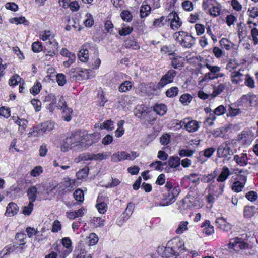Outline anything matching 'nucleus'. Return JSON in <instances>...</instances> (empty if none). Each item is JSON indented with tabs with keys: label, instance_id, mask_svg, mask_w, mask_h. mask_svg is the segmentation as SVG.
I'll list each match as a JSON object with an SVG mask.
<instances>
[{
	"label": "nucleus",
	"instance_id": "obj_34",
	"mask_svg": "<svg viewBox=\"0 0 258 258\" xmlns=\"http://www.w3.org/2000/svg\"><path fill=\"white\" fill-rule=\"evenodd\" d=\"M154 111L158 115L163 116L166 113L167 107L163 104H156L154 107Z\"/></svg>",
	"mask_w": 258,
	"mask_h": 258
},
{
	"label": "nucleus",
	"instance_id": "obj_38",
	"mask_svg": "<svg viewBox=\"0 0 258 258\" xmlns=\"http://www.w3.org/2000/svg\"><path fill=\"white\" fill-rule=\"evenodd\" d=\"M192 100V96L188 93L183 94L179 98L180 102L184 105H188Z\"/></svg>",
	"mask_w": 258,
	"mask_h": 258
},
{
	"label": "nucleus",
	"instance_id": "obj_62",
	"mask_svg": "<svg viewBox=\"0 0 258 258\" xmlns=\"http://www.w3.org/2000/svg\"><path fill=\"white\" fill-rule=\"evenodd\" d=\"M241 111L239 108H234L231 106H229L228 108V114L231 117L236 116L241 113Z\"/></svg>",
	"mask_w": 258,
	"mask_h": 258
},
{
	"label": "nucleus",
	"instance_id": "obj_11",
	"mask_svg": "<svg viewBox=\"0 0 258 258\" xmlns=\"http://www.w3.org/2000/svg\"><path fill=\"white\" fill-rule=\"evenodd\" d=\"M61 243L63 246L60 253V257L65 258L70 254L73 249L72 242L69 237H64L61 240Z\"/></svg>",
	"mask_w": 258,
	"mask_h": 258
},
{
	"label": "nucleus",
	"instance_id": "obj_16",
	"mask_svg": "<svg viewBox=\"0 0 258 258\" xmlns=\"http://www.w3.org/2000/svg\"><path fill=\"white\" fill-rule=\"evenodd\" d=\"M205 67L209 70L210 72L206 73L202 79L203 81L211 80V77L216 76L218 73L220 72L221 69L220 67L211 65L209 63H206Z\"/></svg>",
	"mask_w": 258,
	"mask_h": 258
},
{
	"label": "nucleus",
	"instance_id": "obj_12",
	"mask_svg": "<svg viewBox=\"0 0 258 258\" xmlns=\"http://www.w3.org/2000/svg\"><path fill=\"white\" fill-rule=\"evenodd\" d=\"M108 201L107 198L102 193H100L97 199V204L96 207L100 214H104L107 209L106 202Z\"/></svg>",
	"mask_w": 258,
	"mask_h": 258
},
{
	"label": "nucleus",
	"instance_id": "obj_25",
	"mask_svg": "<svg viewBox=\"0 0 258 258\" xmlns=\"http://www.w3.org/2000/svg\"><path fill=\"white\" fill-rule=\"evenodd\" d=\"M72 141V139L70 138V136L67 137L62 141L60 144V149L61 151L66 152L72 149H73L71 143Z\"/></svg>",
	"mask_w": 258,
	"mask_h": 258
},
{
	"label": "nucleus",
	"instance_id": "obj_41",
	"mask_svg": "<svg viewBox=\"0 0 258 258\" xmlns=\"http://www.w3.org/2000/svg\"><path fill=\"white\" fill-rule=\"evenodd\" d=\"M132 27L126 25V24H123L122 25L121 29L119 30L118 33L121 36L128 35L132 33L133 31Z\"/></svg>",
	"mask_w": 258,
	"mask_h": 258
},
{
	"label": "nucleus",
	"instance_id": "obj_58",
	"mask_svg": "<svg viewBox=\"0 0 258 258\" xmlns=\"http://www.w3.org/2000/svg\"><path fill=\"white\" fill-rule=\"evenodd\" d=\"M60 54L62 56L66 57L68 58H71V60H72V59H74V57H76V55L74 53L70 52L66 48H62L60 51Z\"/></svg>",
	"mask_w": 258,
	"mask_h": 258
},
{
	"label": "nucleus",
	"instance_id": "obj_64",
	"mask_svg": "<svg viewBox=\"0 0 258 258\" xmlns=\"http://www.w3.org/2000/svg\"><path fill=\"white\" fill-rule=\"evenodd\" d=\"M75 258H92V257L85 249H81L80 252L77 254Z\"/></svg>",
	"mask_w": 258,
	"mask_h": 258
},
{
	"label": "nucleus",
	"instance_id": "obj_48",
	"mask_svg": "<svg viewBox=\"0 0 258 258\" xmlns=\"http://www.w3.org/2000/svg\"><path fill=\"white\" fill-rule=\"evenodd\" d=\"M91 223L94 227H101L104 225V220L100 217H94Z\"/></svg>",
	"mask_w": 258,
	"mask_h": 258
},
{
	"label": "nucleus",
	"instance_id": "obj_59",
	"mask_svg": "<svg viewBox=\"0 0 258 258\" xmlns=\"http://www.w3.org/2000/svg\"><path fill=\"white\" fill-rule=\"evenodd\" d=\"M21 78L18 75H14L9 80V84L10 86H16L18 84Z\"/></svg>",
	"mask_w": 258,
	"mask_h": 258
},
{
	"label": "nucleus",
	"instance_id": "obj_10",
	"mask_svg": "<svg viewBox=\"0 0 258 258\" xmlns=\"http://www.w3.org/2000/svg\"><path fill=\"white\" fill-rule=\"evenodd\" d=\"M176 75V72L173 70H169L163 77L158 84V88H163L167 84L173 82Z\"/></svg>",
	"mask_w": 258,
	"mask_h": 258
},
{
	"label": "nucleus",
	"instance_id": "obj_57",
	"mask_svg": "<svg viewBox=\"0 0 258 258\" xmlns=\"http://www.w3.org/2000/svg\"><path fill=\"white\" fill-rule=\"evenodd\" d=\"M226 112V109L225 107L223 105H221L214 109L213 114H214L215 116L216 115L220 116L223 115Z\"/></svg>",
	"mask_w": 258,
	"mask_h": 258
},
{
	"label": "nucleus",
	"instance_id": "obj_28",
	"mask_svg": "<svg viewBox=\"0 0 258 258\" xmlns=\"http://www.w3.org/2000/svg\"><path fill=\"white\" fill-rule=\"evenodd\" d=\"M54 35L50 30H44L40 32L39 37L42 41L49 40L50 43L52 44L51 39H53Z\"/></svg>",
	"mask_w": 258,
	"mask_h": 258
},
{
	"label": "nucleus",
	"instance_id": "obj_40",
	"mask_svg": "<svg viewBox=\"0 0 258 258\" xmlns=\"http://www.w3.org/2000/svg\"><path fill=\"white\" fill-rule=\"evenodd\" d=\"M26 242H16L14 245V250L16 253H22L27 248Z\"/></svg>",
	"mask_w": 258,
	"mask_h": 258
},
{
	"label": "nucleus",
	"instance_id": "obj_36",
	"mask_svg": "<svg viewBox=\"0 0 258 258\" xmlns=\"http://www.w3.org/2000/svg\"><path fill=\"white\" fill-rule=\"evenodd\" d=\"M62 110V117L66 121H69L72 119L73 110L68 106L61 109Z\"/></svg>",
	"mask_w": 258,
	"mask_h": 258
},
{
	"label": "nucleus",
	"instance_id": "obj_30",
	"mask_svg": "<svg viewBox=\"0 0 258 258\" xmlns=\"http://www.w3.org/2000/svg\"><path fill=\"white\" fill-rule=\"evenodd\" d=\"M189 222L187 221H181L175 230V233L177 234H182L184 232L188 230V225Z\"/></svg>",
	"mask_w": 258,
	"mask_h": 258
},
{
	"label": "nucleus",
	"instance_id": "obj_9",
	"mask_svg": "<svg viewBox=\"0 0 258 258\" xmlns=\"http://www.w3.org/2000/svg\"><path fill=\"white\" fill-rule=\"evenodd\" d=\"M166 22L170 24V28L173 30H176L182 25V21L175 11L171 12L166 17Z\"/></svg>",
	"mask_w": 258,
	"mask_h": 258
},
{
	"label": "nucleus",
	"instance_id": "obj_60",
	"mask_svg": "<svg viewBox=\"0 0 258 258\" xmlns=\"http://www.w3.org/2000/svg\"><path fill=\"white\" fill-rule=\"evenodd\" d=\"M196 34L198 36L203 34L205 31V26L199 23H197L195 25Z\"/></svg>",
	"mask_w": 258,
	"mask_h": 258
},
{
	"label": "nucleus",
	"instance_id": "obj_39",
	"mask_svg": "<svg viewBox=\"0 0 258 258\" xmlns=\"http://www.w3.org/2000/svg\"><path fill=\"white\" fill-rule=\"evenodd\" d=\"M221 46L227 50L231 49L234 46V44L228 40L227 38H222L220 41Z\"/></svg>",
	"mask_w": 258,
	"mask_h": 258
},
{
	"label": "nucleus",
	"instance_id": "obj_3",
	"mask_svg": "<svg viewBox=\"0 0 258 258\" xmlns=\"http://www.w3.org/2000/svg\"><path fill=\"white\" fill-rule=\"evenodd\" d=\"M180 192L179 186H175L171 191L168 190L167 193L159 194L157 200L161 201L156 203V206H166L173 203L176 200L177 197Z\"/></svg>",
	"mask_w": 258,
	"mask_h": 258
},
{
	"label": "nucleus",
	"instance_id": "obj_13",
	"mask_svg": "<svg viewBox=\"0 0 258 258\" xmlns=\"http://www.w3.org/2000/svg\"><path fill=\"white\" fill-rule=\"evenodd\" d=\"M169 58L171 61V64L175 69H179L183 66L184 58L175 53L169 54Z\"/></svg>",
	"mask_w": 258,
	"mask_h": 258
},
{
	"label": "nucleus",
	"instance_id": "obj_19",
	"mask_svg": "<svg viewBox=\"0 0 258 258\" xmlns=\"http://www.w3.org/2000/svg\"><path fill=\"white\" fill-rule=\"evenodd\" d=\"M215 222L217 227L223 231H228L232 228L231 225L223 217L217 218Z\"/></svg>",
	"mask_w": 258,
	"mask_h": 258
},
{
	"label": "nucleus",
	"instance_id": "obj_49",
	"mask_svg": "<svg viewBox=\"0 0 258 258\" xmlns=\"http://www.w3.org/2000/svg\"><path fill=\"white\" fill-rule=\"evenodd\" d=\"M179 89L177 87H172L166 91V95L168 97L173 98L177 95Z\"/></svg>",
	"mask_w": 258,
	"mask_h": 258
},
{
	"label": "nucleus",
	"instance_id": "obj_18",
	"mask_svg": "<svg viewBox=\"0 0 258 258\" xmlns=\"http://www.w3.org/2000/svg\"><path fill=\"white\" fill-rule=\"evenodd\" d=\"M86 143H87V147L91 146L94 143L97 142L101 137L100 133L95 132L93 134H88L85 132Z\"/></svg>",
	"mask_w": 258,
	"mask_h": 258
},
{
	"label": "nucleus",
	"instance_id": "obj_27",
	"mask_svg": "<svg viewBox=\"0 0 258 258\" xmlns=\"http://www.w3.org/2000/svg\"><path fill=\"white\" fill-rule=\"evenodd\" d=\"M85 209L84 208H81L75 211L67 212V216L70 219H74L76 218L82 217L85 214Z\"/></svg>",
	"mask_w": 258,
	"mask_h": 258
},
{
	"label": "nucleus",
	"instance_id": "obj_24",
	"mask_svg": "<svg viewBox=\"0 0 258 258\" xmlns=\"http://www.w3.org/2000/svg\"><path fill=\"white\" fill-rule=\"evenodd\" d=\"M19 211V207L14 202H10L7 206L6 214L8 216H13L16 214Z\"/></svg>",
	"mask_w": 258,
	"mask_h": 258
},
{
	"label": "nucleus",
	"instance_id": "obj_5",
	"mask_svg": "<svg viewBox=\"0 0 258 258\" xmlns=\"http://www.w3.org/2000/svg\"><path fill=\"white\" fill-rule=\"evenodd\" d=\"M85 136V132L81 131H76L70 135L73 149L81 151L87 148Z\"/></svg>",
	"mask_w": 258,
	"mask_h": 258
},
{
	"label": "nucleus",
	"instance_id": "obj_22",
	"mask_svg": "<svg viewBox=\"0 0 258 258\" xmlns=\"http://www.w3.org/2000/svg\"><path fill=\"white\" fill-rule=\"evenodd\" d=\"M231 78L233 84H239L244 80L245 76L240 71H234L231 73Z\"/></svg>",
	"mask_w": 258,
	"mask_h": 258
},
{
	"label": "nucleus",
	"instance_id": "obj_45",
	"mask_svg": "<svg viewBox=\"0 0 258 258\" xmlns=\"http://www.w3.org/2000/svg\"><path fill=\"white\" fill-rule=\"evenodd\" d=\"M84 24L87 27H91L94 24V19L92 15L90 13H87L85 16Z\"/></svg>",
	"mask_w": 258,
	"mask_h": 258
},
{
	"label": "nucleus",
	"instance_id": "obj_26",
	"mask_svg": "<svg viewBox=\"0 0 258 258\" xmlns=\"http://www.w3.org/2000/svg\"><path fill=\"white\" fill-rule=\"evenodd\" d=\"M238 139L243 143L248 144L252 140V136L249 132L243 131L239 135Z\"/></svg>",
	"mask_w": 258,
	"mask_h": 258
},
{
	"label": "nucleus",
	"instance_id": "obj_4",
	"mask_svg": "<svg viewBox=\"0 0 258 258\" xmlns=\"http://www.w3.org/2000/svg\"><path fill=\"white\" fill-rule=\"evenodd\" d=\"M173 37L182 47L190 48L195 44V38L188 33L181 31L175 32Z\"/></svg>",
	"mask_w": 258,
	"mask_h": 258
},
{
	"label": "nucleus",
	"instance_id": "obj_56",
	"mask_svg": "<svg viewBox=\"0 0 258 258\" xmlns=\"http://www.w3.org/2000/svg\"><path fill=\"white\" fill-rule=\"evenodd\" d=\"M240 238H235L230 239L228 244L230 248L234 249L235 250L238 251V245L239 243Z\"/></svg>",
	"mask_w": 258,
	"mask_h": 258
},
{
	"label": "nucleus",
	"instance_id": "obj_46",
	"mask_svg": "<svg viewBox=\"0 0 258 258\" xmlns=\"http://www.w3.org/2000/svg\"><path fill=\"white\" fill-rule=\"evenodd\" d=\"M166 165V162L162 163L161 161H157L151 163L150 167L155 170L161 171L163 169L164 166Z\"/></svg>",
	"mask_w": 258,
	"mask_h": 258
},
{
	"label": "nucleus",
	"instance_id": "obj_33",
	"mask_svg": "<svg viewBox=\"0 0 258 258\" xmlns=\"http://www.w3.org/2000/svg\"><path fill=\"white\" fill-rule=\"evenodd\" d=\"M168 163L171 168L177 169L180 167V159L178 157L171 156L169 158Z\"/></svg>",
	"mask_w": 258,
	"mask_h": 258
},
{
	"label": "nucleus",
	"instance_id": "obj_42",
	"mask_svg": "<svg viewBox=\"0 0 258 258\" xmlns=\"http://www.w3.org/2000/svg\"><path fill=\"white\" fill-rule=\"evenodd\" d=\"M243 182L238 181L234 182L231 186L232 190L236 192L241 191L244 187L245 180H243Z\"/></svg>",
	"mask_w": 258,
	"mask_h": 258
},
{
	"label": "nucleus",
	"instance_id": "obj_1",
	"mask_svg": "<svg viewBox=\"0 0 258 258\" xmlns=\"http://www.w3.org/2000/svg\"><path fill=\"white\" fill-rule=\"evenodd\" d=\"M187 249L184 247L183 241L178 237L169 241L165 247L161 246L158 247L157 249L158 252L163 251L161 254L165 257H168V256L180 255V253H183Z\"/></svg>",
	"mask_w": 258,
	"mask_h": 258
},
{
	"label": "nucleus",
	"instance_id": "obj_61",
	"mask_svg": "<svg viewBox=\"0 0 258 258\" xmlns=\"http://www.w3.org/2000/svg\"><path fill=\"white\" fill-rule=\"evenodd\" d=\"M121 18L126 22H130L132 19V15L128 10H124L120 14Z\"/></svg>",
	"mask_w": 258,
	"mask_h": 258
},
{
	"label": "nucleus",
	"instance_id": "obj_17",
	"mask_svg": "<svg viewBox=\"0 0 258 258\" xmlns=\"http://www.w3.org/2000/svg\"><path fill=\"white\" fill-rule=\"evenodd\" d=\"M232 150L230 147V143L228 142L223 143L218 147L217 154L219 157H227L230 155Z\"/></svg>",
	"mask_w": 258,
	"mask_h": 258
},
{
	"label": "nucleus",
	"instance_id": "obj_44",
	"mask_svg": "<svg viewBox=\"0 0 258 258\" xmlns=\"http://www.w3.org/2000/svg\"><path fill=\"white\" fill-rule=\"evenodd\" d=\"M10 22L11 23L19 24H24L25 25H27L28 24V22L26 20L24 17H14L10 19Z\"/></svg>",
	"mask_w": 258,
	"mask_h": 258
},
{
	"label": "nucleus",
	"instance_id": "obj_14",
	"mask_svg": "<svg viewBox=\"0 0 258 258\" xmlns=\"http://www.w3.org/2000/svg\"><path fill=\"white\" fill-rule=\"evenodd\" d=\"M229 85V82L227 80L224 79L223 82L220 83L218 82V85L213 87V91L212 93V98H215L220 94Z\"/></svg>",
	"mask_w": 258,
	"mask_h": 258
},
{
	"label": "nucleus",
	"instance_id": "obj_63",
	"mask_svg": "<svg viewBox=\"0 0 258 258\" xmlns=\"http://www.w3.org/2000/svg\"><path fill=\"white\" fill-rule=\"evenodd\" d=\"M251 35L254 45L258 44V29L255 28L251 30Z\"/></svg>",
	"mask_w": 258,
	"mask_h": 258
},
{
	"label": "nucleus",
	"instance_id": "obj_53",
	"mask_svg": "<svg viewBox=\"0 0 258 258\" xmlns=\"http://www.w3.org/2000/svg\"><path fill=\"white\" fill-rule=\"evenodd\" d=\"M41 87V83L38 81H36L32 88L30 89L31 93L34 95L38 94L40 92Z\"/></svg>",
	"mask_w": 258,
	"mask_h": 258
},
{
	"label": "nucleus",
	"instance_id": "obj_32",
	"mask_svg": "<svg viewBox=\"0 0 258 258\" xmlns=\"http://www.w3.org/2000/svg\"><path fill=\"white\" fill-rule=\"evenodd\" d=\"M113 162H119L124 160V151H118L113 154L111 158Z\"/></svg>",
	"mask_w": 258,
	"mask_h": 258
},
{
	"label": "nucleus",
	"instance_id": "obj_50",
	"mask_svg": "<svg viewBox=\"0 0 258 258\" xmlns=\"http://www.w3.org/2000/svg\"><path fill=\"white\" fill-rule=\"evenodd\" d=\"M147 109V107L145 106H138L136 108V116L139 118H141L142 116H145L147 113V112L146 111Z\"/></svg>",
	"mask_w": 258,
	"mask_h": 258
},
{
	"label": "nucleus",
	"instance_id": "obj_7",
	"mask_svg": "<svg viewBox=\"0 0 258 258\" xmlns=\"http://www.w3.org/2000/svg\"><path fill=\"white\" fill-rule=\"evenodd\" d=\"M75 179L65 178V180L58 185V189L60 191L68 192L71 191L76 188L81 181H80L81 178Z\"/></svg>",
	"mask_w": 258,
	"mask_h": 258
},
{
	"label": "nucleus",
	"instance_id": "obj_21",
	"mask_svg": "<svg viewBox=\"0 0 258 258\" xmlns=\"http://www.w3.org/2000/svg\"><path fill=\"white\" fill-rule=\"evenodd\" d=\"M258 208L254 206H245L243 210V216L245 218H251L257 212Z\"/></svg>",
	"mask_w": 258,
	"mask_h": 258
},
{
	"label": "nucleus",
	"instance_id": "obj_6",
	"mask_svg": "<svg viewBox=\"0 0 258 258\" xmlns=\"http://www.w3.org/2000/svg\"><path fill=\"white\" fill-rule=\"evenodd\" d=\"M110 155V154L108 152L99 153L96 154L83 153L78 158H75V160L76 162L87 160L101 161L108 158Z\"/></svg>",
	"mask_w": 258,
	"mask_h": 258
},
{
	"label": "nucleus",
	"instance_id": "obj_31",
	"mask_svg": "<svg viewBox=\"0 0 258 258\" xmlns=\"http://www.w3.org/2000/svg\"><path fill=\"white\" fill-rule=\"evenodd\" d=\"M37 194H38L37 187L35 186L30 187L27 191V196L28 197L29 202L34 203L36 200Z\"/></svg>",
	"mask_w": 258,
	"mask_h": 258
},
{
	"label": "nucleus",
	"instance_id": "obj_35",
	"mask_svg": "<svg viewBox=\"0 0 258 258\" xmlns=\"http://www.w3.org/2000/svg\"><path fill=\"white\" fill-rule=\"evenodd\" d=\"M78 58L82 62H87L89 59V51L86 48H82L79 51Z\"/></svg>",
	"mask_w": 258,
	"mask_h": 258
},
{
	"label": "nucleus",
	"instance_id": "obj_37",
	"mask_svg": "<svg viewBox=\"0 0 258 258\" xmlns=\"http://www.w3.org/2000/svg\"><path fill=\"white\" fill-rule=\"evenodd\" d=\"M152 7L148 4L142 5L140 8V16L142 18L147 16L150 12Z\"/></svg>",
	"mask_w": 258,
	"mask_h": 258
},
{
	"label": "nucleus",
	"instance_id": "obj_43",
	"mask_svg": "<svg viewBox=\"0 0 258 258\" xmlns=\"http://www.w3.org/2000/svg\"><path fill=\"white\" fill-rule=\"evenodd\" d=\"M245 85L250 88H254L255 87V81L251 76L249 74H246L245 76Z\"/></svg>",
	"mask_w": 258,
	"mask_h": 258
},
{
	"label": "nucleus",
	"instance_id": "obj_55",
	"mask_svg": "<svg viewBox=\"0 0 258 258\" xmlns=\"http://www.w3.org/2000/svg\"><path fill=\"white\" fill-rule=\"evenodd\" d=\"M211 15L217 17L220 14L221 8L218 6H212L211 8L208 9Z\"/></svg>",
	"mask_w": 258,
	"mask_h": 258
},
{
	"label": "nucleus",
	"instance_id": "obj_29",
	"mask_svg": "<svg viewBox=\"0 0 258 258\" xmlns=\"http://www.w3.org/2000/svg\"><path fill=\"white\" fill-rule=\"evenodd\" d=\"M201 227L203 228V232L207 235L212 234L214 231V227L210 224V221L206 220L201 225Z\"/></svg>",
	"mask_w": 258,
	"mask_h": 258
},
{
	"label": "nucleus",
	"instance_id": "obj_54",
	"mask_svg": "<svg viewBox=\"0 0 258 258\" xmlns=\"http://www.w3.org/2000/svg\"><path fill=\"white\" fill-rule=\"evenodd\" d=\"M34 204L33 202H29L27 205L24 206L22 213L25 215H29L32 213L33 209Z\"/></svg>",
	"mask_w": 258,
	"mask_h": 258
},
{
	"label": "nucleus",
	"instance_id": "obj_23",
	"mask_svg": "<svg viewBox=\"0 0 258 258\" xmlns=\"http://www.w3.org/2000/svg\"><path fill=\"white\" fill-rule=\"evenodd\" d=\"M94 126L96 128L100 130L105 129L108 131H112L114 128V122L111 120H106L102 124H95Z\"/></svg>",
	"mask_w": 258,
	"mask_h": 258
},
{
	"label": "nucleus",
	"instance_id": "obj_2",
	"mask_svg": "<svg viewBox=\"0 0 258 258\" xmlns=\"http://www.w3.org/2000/svg\"><path fill=\"white\" fill-rule=\"evenodd\" d=\"M208 178L207 182H211L209 187L208 194L206 196L207 202L211 205L219 195L222 194L224 186L223 182L226 178Z\"/></svg>",
	"mask_w": 258,
	"mask_h": 258
},
{
	"label": "nucleus",
	"instance_id": "obj_20",
	"mask_svg": "<svg viewBox=\"0 0 258 258\" xmlns=\"http://www.w3.org/2000/svg\"><path fill=\"white\" fill-rule=\"evenodd\" d=\"M54 127V123L52 121H47L38 125L37 128L39 131L46 134L52 131Z\"/></svg>",
	"mask_w": 258,
	"mask_h": 258
},
{
	"label": "nucleus",
	"instance_id": "obj_52",
	"mask_svg": "<svg viewBox=\"0 0 258 258\" xmlns=\"http://www.w3.org/2000/svg\"><path fill=\"white\" fill-rule=\"evenodd\" d=\"M139 155V154L135 151H131L130 152L124 151V160H133L138 157Z\"/></svg>",
	"mask_w": 258,
	"mask_h": 258
},
{
	"label": "nucleus",
	"instance_id": "obj_8",
	"mask_svg": "<svg viewBox=\"0 0 258 258\" xmlns=\"http://www.w3.org/2000/svg\"><path fill=\"white\" fill-rule=\"evenodd\" d=\"M180 127H182L188 132H195L200 127L199 122L189 118H184L181 120L179 124Z\"/></svg>",
	"mask_w": 258,
	"mask_h": 258
},
{
	"label": "nucleus",
	"instance_id": "obj_15",
	"mask_svg": "<svg viewBox=\"0 0 258 258\" xmlns=\"http://www.w3.org/2000/svg\"><path fill=\"white\" fill-rule=\"evenodd\" d=\"M233 160L238 165L243 167L248 164L249 159L247 153L242 152L234 155L233 156Z\"/></svg>",
	"mask_w": 258,
	"mask_h": 258
},
{
	"label": "nucleus",
	"instance_id": "obj_51",
	"mask_svg": "<svg viewBox=\"0 0 258 258\" xmlns=\"http://www.w3.org/2000/svg\"><path fill=\"white\" fill-rule=\"evenodd\" d=\"M74 197L78 202H82L84 200V195L81 189H76L74 193Z\"/></svg>",
	"mask_w": 258,
	"mask_h": 258
},
{
	"label": "nucleus",
	"instance_id": "obj_47",
	"mask_svg": "<svg viewBox=\"0 0 258 258\" xmlns=\"http://www.w3.org/2000/svg\"><path fill=\"white\" fill-rule=\"evenodd\" d=\"M132 87V83L128 81H125L119 87V91L122 92H125L129 91Z\"/></svg>",
	"mask_w": 258,
	"mask_h": 258
}]
</instances>
